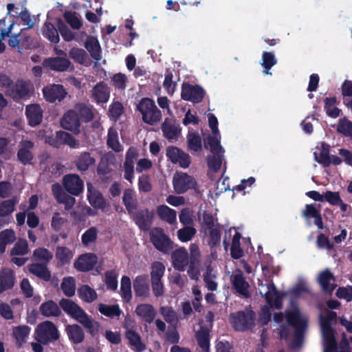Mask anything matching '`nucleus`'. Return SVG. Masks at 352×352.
Segmentation results:
<instances>
[{"label":"nucleus","instance_id":"nucleus-1","mask_svg":"<svg viewBox=\"0 0 352 352\" xmlns=\"http://www.w3.org/2000/svg\"><path fill=\"white\" fill-rule=\"evenodd\" d=\"M285 320L288 325L291 326L295 331L293 346H300L302 341V332L307 327V316L293 302L291 303L290 307L285 311V316L280 313L274 314V321L276 323L274 325L278 327V333L282 338L287 336V331H285V327L281 324Z\"/></svg>","mask_w":352,"mask_h":352},{"label":"nucleus","instance_id":"nucleus-2","mask_svg":"<svg viewBox=\"0 0 352 352\" xmlns=\"http://www.w3.org/2000/svg\"><path fill=\"white\" fill-rule=\"evenodd\" d=\"M336 318V314L332 311L324 309L320 314V323L322 337L324 352H335L337 344L335 340L334 331L331 328L332 322ZM349 343L345 336H343L341 342V349L338 352H351L349 349Z\"/></svg>","mask_w":352,"mask_h":352},{"label":"nucleus","instance_id":"nucleus-3","mask_svg":"<svg viewBox=\"0 0 352 352\" xmlns=\"http://www.w3.org/2000/svg\"><path fill=\"white\" fill-rule=\"evenodd\" d=\"M60 306L66 313L87 329L91 334L98 331L99 324L93 320L75 302L68 299H62L60 301Z\"/></svg>","mask_w":352,"mask_h":352},{"label":"nucleus","instance_id":"nucleus-4","mask_svg":"<svg viewBox=\"0 0 352 352\" xmlns=\"http://www.w3.org/2000/svg\"><path fill=\"white\" fill-rule=\"evenodd\" d=\"M137 108L142 114L143 121L150 125L156 124L162 118L160 111L157 108L154 101L150 98H142Z\"/></svg>","mask_w":352,"mask_h":352},{"label":"nucleus","instance_id":"nucleus-5","mask_svg":"<svg viewBox=\"0 0 352 352\" xmlns=\"http://www.w3.org/2000/svg\"><path fill=\"white\" fill-rule=\"evenodd\" d=\"M52 136V133L50 129H45L38 133L40 138L43 139L45 142L55 147H58L62 144H67L72 148H76L78 146V142L67 132H57L56 139H54Z\"/></svg>","mask_w":352,"mask_h":352},{"label":"nucleus","instance_id":"nucleus-6","mask_svg":"<svg viewBox=\"0 0 352 352\" xmlns=\"http://www.w3.org/2000/svg\"><path fill=\"white\" fill-rule=\"evenodd\" d=\"M258 280V290L260 294L265 297L268 305L280 309L282 306L281 297L274 284L267 279Z\"/></svg>","mask_w":352,"mask_h":352},{"label":"nucleus","instance_id":"nucleus-7","mask_svg":"<svg viewBox=\"0 0 352 352\" xmlns=\"http://www.w3.org/2000/svg\"><path fill=\"white\" fill-rule=\"evenodd\" d=\"M173 186L177 194H184L190 189H196L197 182L192 176L177 172L173 175Z\"/></svg>","mask_w":352,"mask_h":352},{"label":"nucleus","instance_id":"nucleus-8","mask_svg":"<svg viewBox=\"0 0 352 352\" xmlns=\"http://www.w3.org/2000/svg\"><path fill=\"white\" fill-rule=\"evenodd\" d=\"M255 314L252 311H239L230 316V322L237 331H245L254 324Z\"/></svg>","mask_w":352,"mask_h":352},{"label":"nucleus","instance_id":"nucleus-9","mask_svg":"<svg viewBox=\"0 0 352 352\" xmlns=\"http://www.w3.org/2000/svg\"><path fill=\"white\" fill-rule=\"evenodd\" d=\"M58 338V334L56 327L49 321L38 324L34 333L35 340L43 344H46L50 340H56Z\"/></svg>","mask_w":352,"mask_h":352},{"label":"nucleus","instance_id":"nucleus-10","mask_svg":"<svg viewBox=\"0 0 352 352\" xmlns=\"http://www.w3.org/2000/svg\"><path fill=\"white\" fill-rule=\"evenodd\" d=\"M151 239L155 247L161 252H168L172 248L170 239L161 228L153 229Z\"/></svg>","mask_w":352,"mask_h":352},{"label":"nucleus","instance_id":"nucleus-11","mask_svg":"<svg viewBox=\"0 0 352 352\" xmlns=\"http://www.w3.org/2000/svg\"><path fill=\"white\" fill-rule=\"evenodd\" d=\"M181 96L184 100L197 103L203 100L204 91L199 86L184 83L182 87Z\"/></svg>","mask_w":352,"mask_h":352},{"label":"nucleus","instance_id":"nucleus-12","mask_svg":"<svg viewBox=\"0 0 352 352\" xmlns=\"http://www.w3.org/2000/svg\"><path fill=\"white\" fill-rule=\"evenodd\" d=\"M208 124L212 133V137L208 138V143L213 152L221 150L220 139L221 136L218 129L217 118L212 113L208 115Z\"/></svg>","mask_w":352,"mask_h":352},{"label":"nucleus","instance_id":"nucleus-13","mask_svg":"<svg viewBox=\"0 0 352 352\" xmlns=\"http://www.w3.org/2000/svg\"><path fill=\"white\" fill-rule=\"evenodd\" d=\"M166 156L174 164H179L182 168L188 167L190 160L189 155L175 146L166 148Z\"/></svg>","mask_w":352,"mask_h":352},{"label":"nucleus","instance_id":"nucleus-14","mask_svg":"<svg viewBox=\"0 0 352 352\" xmlns=\"http://www.w3.org/2000/svg\"><path fill=\"white\" fill-rule=\"evenodd\" d=\"M6 83L4 85L8 86L7 93L14 99H19L27 96L30 91L29 86L23 81H17L14 83H10V80L6 79Z\"/></svg>","mask_w":352,"mask_h":352},{"label":"nucleus","instance_id":"nucleus-15","mask_svg":"<svg viewBox=\"0 0 352 352\" xmlns=\"http://www.w3.org/2000/svg\"><path fill=\"white\" fill-rule=\"evenodd\" d=\"M63 185L73 195H79L83 190V182L77 175H67L63 177Z\"/></svg>","mask_w":352,"mask_h":352},{"label":"nucleus","instance_id":"nucleus-16","mask_svg":"<svg viewBox=\"0 0 352 352\" xmlns=\"http://www.w3.org/2000/svg\"><path fill=\"white\" fill-rule=\"evenodd\" d=\"M43 96L45 100L50 102L60 101L63 99L67 93L63 87L60 85H50L43 89Z\"/></svg>","mask_w":352,"mask_h":352},{"label":"nucleus","instance_id":"nucleus-17","mask_svg":"<svg viewBox=\"0 0 352 352\" xmlns=\"http://www.w3.org/2000/svg\"><path fill=\"white\" fill-rule=\"evenodd\" d=\"M133 289L136 297L145 299L149 296L150 289L146 275H139L133 280Z\"/></svg>","mask_w":352,"mask_h":352},{"label":"nucleus","instance_id":"nucleus-18","mask_svg":"<svg viewBox=\"0 0 352 352\" xmlns=\"http://www.w3.org/2000/svg\"><path fill=\"white\" fill-rule=\"evenodd\" d=\"M98 261L97 256L92 253L80 255L74 262V267L81 272L91 270Z\"/></svg>","mask_w":352,"mask_h":352},{"label":"nucleus","instance_id":"nucleus-19","mask_svg":"<svg viewBox=\"0 0 352 352\" xmlns=\"http://www.w3.org/2000/svg\"><path fill=\"white\" fill-rule=\"evenodd\" d=\"M62 126L75 133H78L80 126V119L76 111H69L63 116L61 120Z\"/></svg>","mask_w":352,"mask_h":352},{"label":"nucleus","instance_id":"nucleus-20","mask_svg":"<svg viewBox=\"0 0 352 352\" xmlns=\"http://www.w3.org/2000/svg\"><path fill=\"white\" fill-rule=\"evenodd\" d=\"M43 65L52 70L64 72L69 68L71 63L65 57H54L45 58Z\"/></svg>","mask_w":352,"mask_h":352},{"label":"nucleus","instance_id":"nucleus-21","mask_svg":"<svg viewBox=\"0 0 352 352\" xmlns=\"http://www.w3.org/2000/svg\"><path fill=\"white\" fill-rule=\"evenodd\" d=\"M231 281L234 288L238 294L244 297L249 296L250 285L249 283L245 280L241 271L232 276Z\"/></svg>","mask_w":352,"mask_h":352},{"label":"nucleus","instance_id":"nucleus-22","mask_svg":"<svg viewBox=\"0 0 352 352\" xmlns=\"http://www.w3.org/2000/svg\"><path fill=\"white\" fill-rule=\"evenodd\" d=\"M110 91L104 82L96 84L91 90V97L97 103H106L109 98Z\"/></svg>","mask_w":352,"mask_h":352},{"label":"nucleus","instance_id":"nucleus-23","mask_svg":"<svg viewBox=\"0 0 352 352\" xmlns=\"http://www.w3.org/2000/svg\"><path fill=\"white\" fill-rule=\"evenodd\" d=\"M162 129L164 136L169 141L177 140L181 132L179 126L170 119L164 120Z\"/></svg>","mask_w":352,"mask_h":352},{"label":"nucleus","instance_id":"nucleus-24","mask_svg":"<svg viewBox=\"0 0 352 352\" xmlns=\"http://www.w3.org/2000/svg\"><path fill=\"white\" fill-rule=\"evenodd\" d=\"M173 267L179 271H184L188 264V256L184 248H179L172 254Z\"/></svg>","mask_w":352,"mask_h":352},{"label":"nucleus","instance_id":"nucleus-25","mask_svg":"<svg viewBox=\"0 0 352 352\" xmlns=\"http://www.w3.org/2000/svg\"><path fill=\"white\" fill-rule=\"evenodd\" d=\"M26 116L30 125L39 124L43 118V110L38 104H33L26 107Z\"/></svg>","mask_w":352,"mask_h":352},{"label":"nucleus","instance_id":"nucleus-26","mask_svg":"<svg viewBox=\"0 0 352 352\" xmlns=\"http://www.w3.org/2000/svg\"><path fill=\"white\" fill-rule=\"evenodd\" d=\"M135 312L138 317L148 323L152 322L156 315L153 307L149 304L138 305Z\"/></svg>","mask_w":352,"mask_h":352},{"label":"nucleus","instance_id":"nucleus-27","mask_svg":"<svg viewBox=\"0 0 352 352\" xmlns=\"http://www.w3.org/2000/svg\"><path fill=\"white\" fill-rule=\"evenodd\" d=\"M318 282L324 291L331 293L335 288V279L329 270L322 272L318 277Z\"/></svg>","mask_w":352,"mask_h":352},{"label":"nucleus","instance_id":"nucleus-28","mask_svg":"<svg viewBox=\"0 0 352 352\" xmlns=\"http://www.w3.org/2000/svg\"><path fill=\"white\" fill-rule=\"evenodd\" d=\"M85 47L94 59L96 61L101 59L102 50L97 38L94 36H89L87 38Z\"/></svg>","mask_w":352,"mask_h":352},{"label":"nucleus","instance_id":"nucleus-29","mask_svg":"<svg viewBox=\"0 0 352 352\" xmlns=\"http://www.w3.org/2000/svg\"><path fill=\"white\" fill-rule=\"evenodd\" d=\"M33 143L28 140H23L21 142L18 152V158L23 164L30 163L33 158L31 149Z\"/></svg>","mask_w":352,"mask_h":352},{"label":"nucleus","instance_id":"nucleus-30","mask_svg":"<svg viewBox=\"0 0 352 352\" xmlns=\"http://www.w3.org/2000/svg\"><path fill=\"white\" fill-rule=\"evenodd\" d=\"M157 214L159 217L168 223L174 224L176 223L177 212L166 205H160L157 208Z\"/></svg>","mask_w":352,"mask_h":352},{"label":"nucleus","instance_id":"nucleus-31","mask_svg":"<svg viewBox=\"0 0 352 352\" xmlns=\"http://www.w3.org/2000/svg\"><path fill=\"white\" fill-rule=\"evenodd\" d=\"M137 225L142 230L149 228L153 217L152 212L148 210L133 212L132 214Z\"/></svg>","mask_w":352,"mask_h":352},{"label":"nucleus","instance_id":"nucleus-32","mask_svg":"<svg viewBox=\"0 0 352 352\" xmlns=\"http://www.w3.org/2000/svg\"><path fill=\"white\" fill-rule=\"evenodd\" d=\"M14 284L12 270L3 269L0 272V294L10 289Z\"/></svg>","mask_w":352,"mask_h":352},{"label":"nucleus","instance_id":"nucleus-33","mask_svg":"<svg viewBox=\"0 0 352 352\" xmlns=\"http://www.w3.org/2000/svg\"><path fill=\"white\" fill-rule=\"evenodd\" d=\"M315 160L318 163L327 165L330 162L329 146L324 143H319L314 152Z\"/></svg>","mask_w":352,"mask_h":352},{"label":"nucleus","instance_id":"nucleus-34","mask_svg":"<svg viewBox=\"0 0 352 352\" xmlns=\"http://www.w3.org/2000/svg\"><path fill=\"white\" fill-rule=\"evenodd\" d=\"M56 259L60 265L70 263L74 256V252L65 246H58L55 253Z\"/></svg>","mask_w":352,"mask_h":352},{"label":"nucleus","instance_id":"nucleus-35","mask_svg":"<svg viewBox=\"0 0 352 352\" xmlns=\"http://www.w3.org/2000/svg\"><path fill=\"white\" fill-rule=\"evenodd\" d=\"M87 186L89 204L96 208H102L104 206V201L100 193L95 190L91 184L88 183Z\"/></svg>","mask_w":352,"mask_h":352},{"label":"nucleus","instance_id":"nucleus-36","mask_svg":"<svg viewBox=\"0 0 352 352\" xmlns=\"http://www.w3.org/2000/svg\"><path fill=\"white\" fill-rule=\"evenodd\" d=\"M230 234L234 232L231 245V254L234 258H239L243 255V250L240 246L241 234L235 230V228H230L228 230Z\"/></svg>","mask_w":352,"mask_h":352},{"label":"nucleus","instance_id":"nucleus-37","mask_svg":"<svg viewBox=\"0 0 352 352\" xmlns=\"http://www.w3.org/2000/svg\"><path fill=\"white\" fill-rule=\"evenodd\" d=\"M199 330L196 331V338L199 346L204 352H209V331L208 329L204 327H199Z\"/></svg>","mask_w":352,"mask_h":352},{"label":"nucleus","instance_id":"nucleus-38","mask_svg":"<svg viewBox=\"0 0 352 352\" xmlns=\"http://www.w3.org/2000/svg\"><path fill=\"white\" fill-rule=\"evenodd\" d=\"M40 311L46 317L58 316L60 313L58 306L52 300H48L41 304Z\"/></svg>","mask_w":352,"mask_h":352},{"label":"nucleus","instance_id":"nucleus-39","mask_svg":"<svg viewBox=\"0 0 352 352\" xmlns=\"http://www.w3.org/2000/svg\"><path fill=\"white\" fill-rule=\"evenodd\" d=\"M126 337L133 350L137 351H142L145 349V346L142 343L140 336L134 331L128 330L126 332Z\"/></svg>","mask_w":352,"mask_h":352},{"label":"nucleus","instance_id":"nucleus-40","mask_svg":"<svg viewBox=\"0 0 352 352\" xmlns=\"http://www.w3.org/2000/svg\"><path fill=\"white\" fill-rule=\"evenodd\" d=\"M210 149L211 148H210ZM210 151L213 154V156H211L208 159V167L210 170L217 172L220 169L222 164L223 149L221 146V150L219 151L213 152L212 150H210Z\"/></svg>","mask_w":352,"mask_h":352},{"label":"nucleus","instance_id":"nucleus-41","mask_svg":"<svg viewBox=\"0 0 352 352\" xmlns=\"http://www.w3.org/2000/svg\"><path fill=\"white\" fill-rule=\"evenodd\" d=\"M69 339L74 343H80L84 339V333L80 327L77 324L69 325L67 327Z\"/></svg>","mask_w":352,"mask_h":352},{"label":"nucleus","instance_id":"nucleus-42","mask_svg":"<svg viewBox=\"0 0 352 352\" xmlns=\"http://www.w3.org/2000/svg\"><path fill=\"white\" fill-rule=\"evenodd\" d=\"M98 310L102 315L110 318L119 316L122 313L118 305H109L101 303L98 305Z\"/></svg>","mask_w":352,"mask_h":352},{"label":"nucleus","instance_id":"nucleus-43","mask_svg":"<svg viewBox=\"0 0 352 352\" xmlns=\"http://www.w3.org/2000/svg\"><path fill=\"white\" fill-rule=\"evenodd\" d=\"M30 332V329L28 326H19L14 327L12 331L14 337L19 345H22L26 342Z\"/></svg>","mask_w":352,"mask_h":352},{"label":"nucleus","instance_id":"nucleus-44","mask_svg":"<svg viewBox=\"0 0 352 352\" xmlns=\"http://www.w3.org/2000/svg\"><path fill=\"white\" fill-rule=\"evenodd\" d=\"M123 203L129 213L133 214L135 212L137 204L133 190L127 189L124 191Z\"/></svg>","mask_w":352,"mask_h":352},{"label":"nucleus","instance_id":"nucleus-45","mask_svg":"<svg viewBox=\"0 0 352 352\" xmlns=\"http://www.w3.org/2000/svg\"><path fill=\"white\" fill-rule=\"evenodd\" d=\"M16 239L12 230L6 229L0 232V252H4L7 244L12 243Z\"/></svg>","mask_w":352,"mask_h":352},{"label":"nucleus","instance_id":"nucleus-46","mask_svg":"<svg viewBox=\"0 0 352 352\" xmlns=\"http://www.w3.org/2000/svg\"><path fill=\"white\" fill-rule=\"evenodd\" d=\"M60 287L65 295L71 297L75 294L76 281L73 277H65L62 280Z\"/></svg>","mask_w":352,"mask_h":352},{"label":"nucleus","instance_id":"nucleus-47","mask_svg":"<svg viewBox=\"0 0 352 352\" xmlns=\"http://www.w3.org/2000/svg\"><path fill=\"white\" fill-rule=\"evenodd\" d=\"M188 145L190 151L198 152L202 148L201 140L199 135L193 131H189L187 137Z\"/></svg>","mask_w":352,"mask_h":352},{"label":"nucleus","instance_id":"nucleus-48","mask_svg":"<svg viewBox=\"0 0 352 352\" xmlns=\"http://www.w3.org/2000/svg\"><path fill=\"white\" fill-rule=\"evenodd\" d=\"M29 270L36 276L45 280H49L51 277L50 272L47 268L42 265L32 264L29 266Z\"/></svg>","mask_w":352,"mask_h":352},{"label":"nucleus","instance_id":"nucleus-49","mask_svg":"<svg viewBox=\"0 0 352 352\" xmlns=\"http://www.w3.org/2000/svg\"><path fill=\"white\" fill-rule=\"evenodd\" d=\"M79 297L84 301L91 302L97 298V294L94 289L88 285H82L78 289Z\"/></svg>","mask_w":352,"mask_h":352},{"label":"nucleus","instance_id":"nucleus-50","mask_svg":"<svg viewBox=\"0 0 352 352\" xmlns=\"http://www.w3.org/2000/svg\"><path fill=\"white\" fill-rule=\"evenodd\" d=\"M203 277L205 284L209 290L215 291L217 289L216 274L212 268L208 267L206 272L204 274Z\"/></svg>","mask_w":352,"mask_h":352},{"label":"nucleus","instance_id":"nucleus-51","mask_svg":"<svg viewBox=\"0 0 352 352\" xmlns=\"http://www.w3.org/2000/svg\"><path fill=\"white\" fill-rule=\"evenodd\" d=\"M43 34L52 43H56L59 41V36L57 30L54 25L49 22L45 23Z\"/></svg>","mask_w":352,"mask_h":352},{"label":"nucleus","instance_id":"nucleus-52","mask_svg":"<svg viewBox=\"0 0 352 352\" xmlns=\"http://www.w3.org/2000/svg\"><path fill=\"white\" fill-rule=\"evenodd\" d=\"M121 295L122 298L129 302L132 297L131 282L128 276H123L121 279Z\"/></svg>","mask_w":352,"mask_h":352},{"label":"nucleus","instance_id":"nucleus-53","mask_svg":"<svg viewBox=\"0 0 352 352\" xmlns=\"http://www.w3.org/2000/svg\"><path fill=\"white\" fill-rule=\"evenodd\" d=\"M17 200L15 199L6 200L0 203V217H6L10 215L15 208Z\"/></svg>","mask_w":352,"mask_h":352},{"label":"nucleus","instance_id":"nucleus-54","mask_svg":"<svg viewBox=\"0 0 352 352\" xmlns=\"http://www.w3.org/2000/svg\"><path fill=\"white\" fill-rule=\"evenodd\" d=\"M107 144L116 152L122 151V146L118 141V134L114 129H110L108 133Z\"/></svg>","mask_w":352,"mask_h":352},{"label":"nucleus","instance_id":"nucleus-55","mask_svg":"<svg viewBox=\"0 0 352 352\" xmlns=\"http://www.w3.org/2000/svg\"><path fill=\"white\" fill-rule=\"evenodd\" d=\"M336 99L335 98H327L324 100V109L327 114L333 118L340 115V109L336 107Z\"/></svg>","mask_w":352,"mask_h":352},{"label":"nucleus","instance_id":"nucleus-56","mask_svg":"<svg viewBox=\"0 0 352 352\" xmlns=\"http://www.w3.org/2000/svg\"><path fill=\"white\" fill-rule=\"evenodd\" d=\"M277 61L274 54L270 52H263L261 65L265 67L264 73L265 74H272L269 70L276 64Z\"/></svg>","mask_w":352,"mask_h":352},{"label":"nucleus","instance_id":"nucleus-57","mask_svg":"<svg viewBox=\"0 0 352 352\" xmlns=\"http://www.w3.org/2000/svg\"><path fill=\"white\" fill-rule=\"evenodd\" d=\"M64 18L71 28L74 30H79L82 25L79 15L76 12H65Z\"/></svg>","mask_w":352,"mask_h":352},{"label":"nucleus","instance_id":"nucleus-58","mask_svg":"<svg viewBox=\"0 0 352 352\" xmlns=\"http://www.w3.org/2000/svg\"><path fill=\"white\" fill-rule=\"evenodd\" d=\"M165 271V266L160 262L155 261L151 265V280H162Z\"/></svg>","mask_w":352,"mask_h":352},{"label":"nucleus","instance_id":"nucleus-59","mask_svg":"<svg viewBox=\"0 0 352 352\" xmlns=\"http://www.w3.org/2000/svg\"><path fill=\"white\" fill-rule=\"evenodd\" d=\"M94 164V160L87 153L80 155L76 162L77 167L78 170L81 171L87 170L88 168Z\"/></svg>","mask_w":352,"mask_h":352},{"label":"nucleus","instance_id":"nucleus-60","mask_svg":"<svg viewBox=\"0 0 352 352\" xmlns=\"http://www.w3.org/2000/svg\"><path fill=\"white\" fill-rule=\"evenodd\" d=\"M29 252L28 245L25 240L20 239L11 250V256H23Z\"/></svg>","mask_w":352,"mask_h":352},{"label":"nucleus","instance_id":"nucleus-61","mask_svg":"<svg viewBox=\"0 0 352 352\" xmlns=\"http://www.w3.org/2000/svg\"><path fill=\"white\" fill-rule=\"evenodd\" d=\"M126 83L127 77L123 74H116L111 78V85L116 89L124 90Z\"/></svg>","mask_w":352,"mask_h":352},{"label":"nucleus","instance_id":"nucleus-62","mask_svg":"<svg viewBox=\"0 0 352 352\" xmlns=\"http://www.w3.org/2000/svg\"><path fill=\"white\" fill-rule=\"evenodd\" d=\"M69 56L80 64L86 65L89 62L87 55L82 49L73 48L69 52Z\"/></svg>","mask_w":352,"mask_h":352},{"label":"nucleus","instance_id":"nucleus-63","mask_svg":"<svg viewBox=\"0 0 352 352\" xmlns=\"http://www.w3.org/2000/svg\"><path fill=\"white\" fill-rule=\"evenodd\" d=\"M98 233V230L94 227L88 229L82 235V244L85 245H89V244L94 243L97 239Z\"/></svg>","mask_w":352,"mask_h":352},{"label":"nucleus","instance_id":"nucleus-64","mask_svg":"<svg viewBox=\"0 0 352 352\" xmlns=\"http://www.w3.org/2000/svg\"><path fill=\"white\" fill-rule=\"evenodd\" d=\"M337 130L346 136L352 137V122L346 119L340 120Z\"/></svg>","mask_w":352,"mask_h":352}]
</instances>
